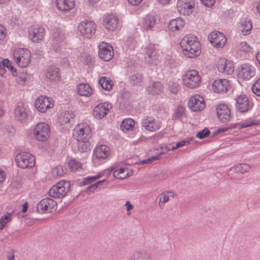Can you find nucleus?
Wrapping results in <instances>:
<instances>
[{"instance_id": "nucleus-46", "label": "nucleus", "mask_w": 260, "mask_h": 260, "mask_svg": "<svg viewBox=\"0 0 260 260\" xmlns=\"http://www.w3.org/2000/svg\"><path fill=\"white\" fill-rule=\"evenodd\" d=\"M143 77L140 74H136L130 78V82L133 85H138L142 81Z\"/></svg>"}, {"instance_id": "nucleus-24", "label": "nucleus", "mask_w": 260, "mask_h": 260, "mask_svg": "<svg viewBox=\"0 0 260 260\" xmlns=\"http://www.w3.org/2000/svg\"><path fill=\"white\" fill-rule=\"evenodd\" d=\"M65 34L63 30L59 28H55L52 35V45L56 50L58 49L57 45L65 40Z\"/></svg>"}, {"instance_id": "nucleus-51", "label": "nucleus", "mask_w": 260, "mask_h": 260, "mask_svg": "<svg viewBox=\"0 0 260 260\" xmlns=\"http://www.w3.org/2000/svg\"><path fill=\"white\" fill-rule=\"evenodd\" d=\"M252 90L255 94L260 96V79H258L253 85Z\"/></svg>"}, {"instance_id": "nucleus-22", "label": "nucleus", "mask_w": 260, "mask_h": 260, "mask_svg": "<svg viewBox=\"0 0 260 260\" xmlns=\"http://www.w3.org/2000/svg\"><path fill=\"white\" fill-rule=\"evenodd\" d=\"M118 18L113 14L108 15L105 16L103 20V25L109 31H114L118 25Z\"/></svg>"}, {"instance_id": "nucleus-37", "label": "nucleus", "mask_w": 260, "mask_h": 260, "mask_svg": "<svg viewBox=\"0 0 260 260\" xmlns=\"http://www.w3.org/2000/svg\"><path fill=\"white\" fill-rule=\"evenodd\" d=\"M135 125V121L131 118L125 119L122 121L120 128L123 132L132 130Z\"/></svg>"}, {"instance_id": "nucleus-16", "label": "nucleus", "mask_w": 260, "mask_h": 260, "mask_svg": "<svg viewBox=\"0 0 260 260\" xmlns=\"http://www.w3.org/2000/svg\"><path fill=\"white\" fill-rule=\"evenodd\" d=\"M157 60V55L155 46L154 45L149 44L146 48L145 61L148 64L154 65L156 64Z\"/></svg>"}, {"instance_id": "nucleus-12", "label": "nucleus", "mask_w": 260, "mask_h": 260, "mask_svg": "<svg viewBox=\"0 0 260 260\" xmlns=\"http://www.w3.org/2000/svg\"><path fill=\"white\" fill-rule=\"evenodd\" d=\"M114 55L112 47L108 43L102 42L99 45V56L104 61H108Z\"/></svg>"}, {"instance_id": "nucleus-40", "label": "nucleus", "mask_w": 260, "mask_h": 260, "mask_svg": "<svg viewBox=\"0 0 260 260\" xmlns=\"http://www.w3.org/2000/svg\"><path fill=\"white\" fill-rule=\"evenodd\" d=\"M173 193L172 192L162 193L159 196V201L158 206L161 209L164 206V204L168 202L170 200V197H173Z\"/></svg>"}, {"instance_id": "nucleus-59", "label": "nucleus", "mask_w": 260, "mask_h": 260, "mask_svg": "<svg viewBox=\"0 0 260 260\" xmlns=\"http://www.w3.org/2000/svg\"><path fill=\"white\" fill-rule=\"evenodd\" d=\"M6 32L5 28L0 25V40H3L6 37Z\"/></svg>"}, {"instance_id": "nucleus-52", "label": "nucleus", "mask_w": 260, "mask_h": 260, "mask_svg": "<svg viewBox=\"0 0 260 260\" xmlns=\"http://www.w3.org/2000/svg\"><path fill=\"white\" fill-rule=\"evenodd\" d=\"M106 181L105 180H103L102 181H99L93 184H91L87 188L86 192L88 191H93L94 189H95L99 186L103 185V184Z\"/></svg>"}, {"instance_id": "nucleus-19", "label": "nucleus", "mask_w": 260, "mask_h": 260, "mask_svg": "<svg viewBox=\"0 0 260 260\" xmlns=\"http://www.w3.org/2000/svg\"><path fill=\"white\" fill-rule=\"evenodd\" d=\"M217 67L220 72L226 75L232 74L234 70L233 63L225 58H220L218 60Z\"/></svg>"}, {"instance_id": "nucleus-58", "label": "nucleus", "mask_w": 260, "mask_h": 260, "mask_svg": "<svg viewBox=\"0 0 260 260\" xmlns=\"http://www.w3.org/2000/svg\"><path fill=\"white\" fill-rule=\"evenodd\" d=\"M201 3L206 7H211L215 3V0H201Z\"/></svg>"}, {"instance_id": "nucleus-62", "label": "nucleus", "mask_w": 260, "mask_h": 260, "mask_svg": "<svg viewBox=\"0 0 260 260\" xmlns=\"http://www.w3.org/2000/svg\"><path fill=\"white\" fill-rule=\"evenodd\" d=\"M142 0H128V3L133 6L139 5Z\"/></svg>"}, {"instance_id": "nucleus-3", "label": "nucleus", "mask_w": 260, "mask_h": 260, "mask_svg": "<svg viewBox=\"0 0 260 260\" xmlns=\"http://www.w3.org/2000/svg\"><path fill=\"white\" fill-rule=\"evenodd\" d=\"M17 166L22 169L31 168L35 166V158L33 155L26 152H22L15 156Z\"/></svg>"}, {"instance_id": "nucleus-7", "label": "nucleus", "mask_w": 260, "mask_h": 260, "mask_svg": "<svg viewBox=\"0 0 260 260\" xmlns=\"http://www.w3.org/2000/svg\"><path fill=\"white\" fill-rule=\"evenodd\" d=\"M91 128L87 123H80L74 128L73 137L76 140L88 139L91 136Z\"/></svg>"}, {"instance_id": "nucleus-30", "label": "nucleus", "mask_w": 260, "mask_h": 260, "mask_svg": "<svg viewBox=\"0 0 260 260\" xmlns=\"http://www.w3.org/2000/svg\"><path fill=\"white\" fill-rule=\"evenodd\" d=\"M46 75V77L50 80L55 81L58 80L59 79L58 69L54 66L49 67Z\"/></svg>"}, {"instance_id": "nucleus-32", "label": "nucleus", "mask_w": 260, "mask_h": 260, "mask_svg": "<svg viewBox=\"0 0 260 260\" xmlns=\"http://www.w3.org/2000/svg\"><path fill=\"white\" fill-rule=\"evenodd\" d=\"M163 88L164 86L160 82H154L151 85L148 86L147 90L151 94H158L162 92Z\"/></svg>"}, {"instance_id": "nucleus-53", "label": "nucleus", "mask_w": 260, "mask_h": 260, "mask_svg": "<svg viewBox=\"0 0 260 260\" xmlns=\"http://www.w3.org/2000/svg\"><path fill=\"white\" fill-rule=\"evenodd\" d=\"M238 48L240 49V50L244 52H249L250 51L251 49L250 46L246 42H241L239 44Z\"/></svg>"}, {"instance_id": "nucleus-54", "label": "nucleus", "mask_w": 260, "mask_h": 260, "mask_svg": "<svg viewBox=\"0 0 260 260\" xmlns=\"http://www.w3.org/2000/svg\"><path fill=\"white\" fill-rule=\"evenodd\" d=\"M158 159H159V155L153 156L147 159L142 160L141 161V163L142 165L151 164L154 160H156Z\"/></svg>"}, {"instance_id": "nucleus-64", "label": "nucleus", "mask_w": 260, "mask_h": 260, "mask_svg": "<svg viewBox=\"0 0 260 260\" xmlns=\"http://www.w3.org/2000/svg\"><path fill=\"white\" fill-rule=\"evenodd\" d=\"M28 205L27 203H24L22 206V212L25 213L27 210Z\"/></svg>"}, {"instance_id": "nucleus-33", "label": "nucleus", "mask_w": 260, "mask_h": 260, "mask_svg": "<svg viewBox=\"0 0 260 260\" xmlns=\"http://www.w3.org/2000/svg\"><path fill=\"white\" fill-rule=\"evenodd\" d=\"M74 117V114L72 111H66L60 115L58 121L61 125H64L70 123Z\"/></svg>"}, {"instance_id": "nucleus-4", "label": "nucleus", "mask_w": 260, "mask_h": 260, "mask_svg": "<svg viewBox=\"0 0 260 260\" xmlns=\"http://www.w3.org/2000/svg\"><path fill=\"white\" fill-rule=\"evenodd\" d=\"M13 55L20 67H26L30 61V53L27 49H17L14 51Z\"/></svg>"}, {"instance_id": "nucleus-48", "label": "nucleus", "mask_w": 260, "mask_h": 260, "mask_svg": "<svg viewBox=\"0 0 260 260\" xmlns=\"http://www.w3.org/2000/svg\"><path fill=\"white\" fill-rule=\"evenodd\" d=\"M2 67L5 68L7 67L10 71L12 72L13 75H14V73H16V70L13 67L11 62H10L8 59H3V64Z\"/></svg>"}, {"instance_id": "nucleus-45", "label": "nucleus", "mask_w": 260, "mask_h": 260, "mask_svg": "<svg viewBox=\"0 0 260 260\" xmlns=\"http://www.w3.org/2000/svg\"><path fill=\"white\" fill-rule=\"evenodd\" d=\"M168 86L170 92L173 94L177 93L180 89V86L179 84L174 81H170Z\"/></svg>"}, {"instance_id": "nucleus-39", "label": "nucleus", "mask_w": 260, "mask_h": 260, "mask_svg": "<svg viewBox=\"0 0 260 260\" xmlns=\"http://www.w3.org/2000/svg\"><path fill=\"white\" fill-rule=\"evenodd\" d=\"M131 260H150L149 254L145 252L136 251L131 256Z\"/></svg>"}, {"instance_id": "nucleus-44", "label": "nucleus", "mask_w": 260, "mask_h": 260, "mask_svg": "<svg viewBox=\"0 0 260 260\" xmlns=\"http://www.w3.org/2000/svg\"><path fill=\"white\" fill-rule=\"evenodd\" d=\"M66 172V169L62 166H58L52 170V174L54 176H62Z\"/></svg>"}, {"instance_id": "nucleus-27", "label": "nucleus", "mask_w": 260, "mask_h": 260, "mask_svg": "<svg viewBox=\"0 0 260 260\" xmlns=\"http://www.w3.org/2000/svg\"><path fill=\"white\" fill-rule=\"evenodd\" d=\"M15 118L17 120L21 122L24 121L27 118V114L22 103H18L15 109Z\"/></svg>"}, {"instance_id": "nucleus-23", "label": "nucleus", "mask_w": 260, "mask_h": 260, "mask_svg": "<svg viewBox=\"0 0 260 260\" xmlns=\"http://www.w3.org/2000/svg\"><path fill=\"white\" fill-rule=\"evenodd\" d=\"M229 87V82L225 79L216 80L212 84L213 91L218 93L225 92Z\"/></svg>"}, {"instance_id": "nucleus-26", "label": "nucleus", "mask_w": 260, "mask_h": 260, "mask_svg": "<svg viewBox=\"0 0 260 260\" xmlns=\"http://www.w3.org/2000/svg\"><path fill=\"white\" fill-rule=\"evenodd\" d=\"M56 5L60 11L67 12L74 7L75 2L74 0H56Z\"/></svg>"}, {"instance_id": "nucleus-61", "label": "nucleus", "mask_w": 260, "mask_h": 260, "mask_svg": "<svg viewBox=\"0 0 260 260\" xmlns=\"http://www.w3.org/2000/svg\"><path fill=\"white\" fill-rule=\"evenodd\" d=\"M6 178V174L4 171L0 169V183L4 181Z\"/></svg>"}, {"instance_id": "nucleus-5", "label": "nucleus", "mask_w": 260, "mask_h": 260, "mask_svg": "<svg viewBox=\"0 0 260 260\" xmlns=\"http://www.w3.org/2000/svg\"><path fill=\"white\" fill-rule=\"evenodd\" d=\"M201 78L196 70L187 72L183 77V82L185 86L191 89L198 87Z\"/></svg>"}, {"instance_id": "nucleus-42", "label": "nucleus", "mask_w": 260, "mask_h": 260, "mask_svg": "<svg viewBox=\"0 0 260 260\" xmlns=\"http://www.w3.org/2000/svg\"><path fill=\"white\" fill-rule=\"evenodd\" d=\"M250 167L246 164H241L234 167V171L236 173L244 174L249 171Z\"/></svg>"}, {"instance_id": "nucleus-36", "label": "nucleus", "mask_w": 260, "mask_h": 260, "mask_svg": "<svg viewBox=\"0 0 260 260\" xmlns=\"http://www.w3.org/2000/svg\"><path fill=\"white\" fill-rule=\"evenodd\" d=\"M99 84L106 90H110L113 86L112 81L107 77H102L99 79Z\"/></svg>"}, {"instance_id": "nucleus-25", "label": "nucleus", "mask_w": 260, "mask_h": 260, "mask_svg": "<svg viewBox=\"0 0 260 260\" xmlns=\"http://www.w3.org/2000/svg\"><path fill=\"white\" fill-rule=\"evenodd\" d=\"M142 126L147 131L154 132L160 128V123L156 121L152 117H147L142 120Z\"/></svg>"}, {"instance_id": "nucleus-38", "label": "nucleus", "mask_w": 260, "mask_h": 260, "mask_svg": "<svg viewBox=\"0 0 260 260\" xmlns=\"http://www.w3.org/2000/svg\"><path fill=\"white\" fill-rule=\"evenodd\" d=\"M77 141V145L78 150L81 152H86L89 150L90 143L88 139L86 140H76Z\"/></svg>"}, {"instance_id": "nucleus-35", "label": "nucleus", "mask_w": 260, "mask_h": 260, "mask_svg": "<svg viewBox=\"0 0 260 260\" xmlns=\"http://www.w3.org/2000/svg\"><path fill=\"white\" fill-rule=\"evenodd\" d=\"M111 171L113 172V176L118 179H123L128 176L127 170L124 168H120L115 170L112 168Z\"/></svg>"}, {"instance_id": "nucleus-8", "label": "nucleus", "mask_w": 260, "mask_h": 260, "mask_svg": "<svg viewBox=\"0 0 260 260\" xmlns=\"http://www.w3.org/2000/svg\"><path fill=\"white\" fill-rule=\"evenodd\" d=\"M34 134L36 139L38 141H46L49 137V127L44 122L38 123L34 128Z\"/></svg>"}, {"instance_id": "nucleus-43", "label": "nucleus", "mask_w": 260, "mask_h": 260, "mask_svg": "<svg viewBox=\"0 0 260 260\" xmlns=\"http://www.w3.org/2000/svg\"><path fill=\"white\" fill-rule=\"evenodd\" d=\"M68 166L72 171H76L81 169V164L75 159H71L68 164Z\"/></svg>"}, {"instance_id": "nucleus-15", "label": "nucleus", "mask_w": 260, "mask_h": 260, "mask_svg": "<svg viewBox=\"0 0 260 260\" xmlns=\"http://www.w3.org/2000/svg\"><path fill=\"white\" fill-rule=\"evenodd\" d=\"M236 109L240 113L248 111L250 108V102L245 95H241L236 99Z\"/></svg>"}, {"instance_id": "nucleus-28", "label": "nucleus", "mask_w": 260, "mask_h": 260, "mask_svg": "<svg viewBox=\"0 0 260 260\" xmlns=\"http://www.w3.org/2000/svg\"><path fill=\"white\" fill-rule=\"evenodd\" d=\"M94 154L96 158L105 159L110 154V148L105 145H101L94 149Z\"/></svg>"}, {"instance_id": "nucleus-18", "label": "nucleus", "mask_w": 260, "mask_h": 260, "mask_svg": "<svg viewBox=\"0 0 260 260\" xmlns=\"http://www.w3.org/2000/svg\"><path fill=\"white\" fill-rule=\"evenodd\" d=\"M255 75V69L254 67L245 63L242 65L240 68L239 75L244 80H249Z\"/></svg>"}, {"instance_id": "nucleus-56", "label": "nucleus", "mask_w": 260, "mask_h": 260, "mask_svg": "<svg viewBox=\"0 0 260 260\" xmlns=\"http://www.w3.org/2000/svg\"><path fill=\"white\" fill-rule=\"evenodd\" d=\"M258 124V123H255L254 121H251L250 122H244L243 123H239L238 124V125L239 126V128H242L247 127L251 126V125H257Z\"/></svg>"}, {"instance_id": "nucleus-17", "label": "nucleus", "mask_w": 260, "mask_h": 260, "mask_svg": "<svg viewBox=\"0 0 260 260\" xmlns=\"http://www.w3.org/2000/svg\"><path fill=\"white\" fill-rule=\"evenodd\" d=\"M45 35L44 28L35 25L29 29V37L34 42H38L43 39Z\"/></svg>"}, {"instance_id": "nucleus-11", "label": "nucleus", "mask_w": 260, "mask_h": 260, "mask_svg": "<svg viewBox=\"0 0 260 260\" xmlns=\"http://www.w3.org/2000/svg\"><path fill=\"white\" fill-rule=\"evenodd\" d=\"M208 39L210 43L216 48H222L226 41L224 35L217 31H214L210 33L208 36Z\"/></svg>"}, {"instance_id": "nucleus-60", "label": "nucleus", "mask_w": 260, "mask_h": 260, "mask_svg": "<svg viewBox=\"0 0 260 260\" xmlns=\"http://www.w3.org/2000/svg\"><path fill=\"white\" fill-rule=\"evenodd\" d=\"M189 144V142L188 141H185V140L181 141L176 144V147L180 148L184 145H187Z\"/></svg>"}, {"instance_id": "nucleus-2", "label": "nucleus", "mask_w": 260, "mask_h": 260, "mask_svg": "<svg viewBox=\"0 0 260 260\" xmlns=\"http://www.w3.org/2000/svg\"><path fill=\"white\" fill-rule=\"evenodd\" d=\"M71 186L69 181L62 180L52 186L49 191V194L54 198H61L68 192Z\"/></svg>"}, {"instance_id": "nucleus-6", "label": "nucleus", "mask_w": 260, "mask_h": 260, "mask_svg": "<svg viewBox=\"0 0 260 260\" xmlns=\"http://www.w3.org/2000/svg\"><path fill=\"white\" fill-rule=\"evenodd\" d=\"M96 24L92 21L85 20L81 22L78 26L81 35L85 38H92L95 32Z\"/></svg>"}, {"instance_id": "nucleus-10", "label": "nucleus", "mask_w": 260, "mask_h": 260, "mask_svg": "<svg viewBox=\"0 0 260 260\" xmlns=\"http://www.w3.org/2000/svg\"><path fill=\"white\" fill-rule=\"evenodd\" d=\"M194 7V0H178L177 8L180 14L188 15L193 11Z\"/></svg>"}, {"instance_id": "nucleus-31", "label": "nucleus", "mask_w": 260, "mask_h": 260, "mask_svg": "<svg viewBox=\"0 0 260 260\" xmlns=\"http://www.w3.org/2000/svg\"><path fill=\"white\" fill-rule=\"evenodd\" d=\"M78 93L81 96H89L91 95L92 90L88 84L81 83L77 88Z\"/></svg>"}, {"instance_id": "nucleus-34", "label": "nucleus", "mask_w": 260, "mask_h": 260, "mask_svg": "<svg viewBox=\"0 0 260 260\" xmlns=\"http://www.w3.org/2000/svg\"><path fill=\"white\" fill-rule=\"evenodd\" d=\"M155 23L156 19L154 17L150 15H148L143 20V27L147 30H150L154 26Z\"/></svg>"}, {"instance_id": "nucleus-14", "label": "nucleus", "mask_w": 260, "mask_h": 260, "mask_svg": "<svg viewBox=\"0 0 260 260\" xmlns=\"http://www.w3.org/2000/svg\"><path fill=\"white\" fill-rule=\"evenodd\" d=\"M188 107L193 112L202 110L205 107L203 98L199 95L192 96L188 102Z\"/></svg>"}, {"instance_id": "nucleus-21", "label": "nucleus", "mask_w": 260, "mask_h": 260, "mask_svg": "<svg viewBox=\"0 0 260 260\" xmlns=\"http://www.w3.org/2000/svg\"><path fill=\"white\" fill-rule=\"evenodd\" d=\"M216 112L218 118L222 122H226L230 120V110L226 105H218L216 108Z\"/></svg>"}, {"instance_id": "nucleus-29", "label": "nucleus", "mask_w": 260, "mask_h": 260, "mask_svg": "<svg viewBox=\"0 0 260 260\" xmlns=\"http://www.w3.org/2000/svg\"><path fill=\"white\" fill-rule=\"evenodd\" d=\"M184 21L181 18H177L169 22V27L172 31L179 30L184 27Z\"/></svg>"}, {"instance_id": "nucleus-57", "label": "nucleus", "mask_w": 260, "mask_h": 260, "mask_svg": "<svg viewBox=\"0 0 260 260\" xmlns=\"http://www.w3.org/2000/svg\"><path fill=\"white\" fill-rule=\"evenodd\" d=\"M9 218V216H3L1 219L0 220V229L2 230L8 221V218Z\"/></svg>"}, {"instance_id": "nucleus-9", "label": "nucleus", "mask_w": 260, "mask_h": 260, "mask_svg": "<svg viewBox=\"0 0 260 260\" xmlns=\"http://www.w3.org/2000/svg\"><path fill=\"white\" fill-rule=\"evenodd\" d=\"M57 203L50 198L42 199L37 206V209L39 212L43 213H48L56 210Z\"/></svg>"}, {"instance_id": "nucleus-49", "label": "nucleus", "mask_w": 260, "mask_h": 260, "mask_svg": "<svg viewBox=\"0 0 260 260\" xmlns=\"http://www.w3.org/2000/svg\"><path fill=\"white\" fill-rule=\"evenodd\" d=\"M100 177V175H97L94 176H90L87 177L86 178H84L82 181L81 182V184H82L83 185H87L89 183H90L95 180L99 179Z\"/></svg>"}, {"instance_id": "nucleus-50", "label": "nucleus", "mask_w": 260, "mask_h": 260, "mask_svg": "<svg viewBox=\"0 0 260 260\" xmlns=\"http://www.w3.org/2000/svg\"><path fill=\"white\" fill-rule=\"evenodd\" d=\"M210 134V131L208 128H205L202 131L197 133L196 137L200 139H204L208 137Z\"/></svg>"}, {"instance_id": "nucleus-63", "label": "nucleus", "mask_w": 260, "mask_h": 260, "mask_svg": "<svg viewBox=\"0 0 260 260\" xmlns=\"http://www.w3.org/2000/svg\"><path fill=\"white\" fill-rule=\"evenodd\" d=\"M125 206L126 207V210L127 211L131 210L133 208V206L129 201H127L126 202Z\"/></svg>"}, {"instance_id": "nucleus-13", "label": "nucleus", "mask_w": 260, "mask_h": 260, "mask_svg": "<svg viewBox=\"0 0 260 260\" xmlns=\"http://www.w3.org/2000/svg\"><path fill=\"white\" fill-rule=\"evenodd\" d=\"M112 107V104L108 102L99 104L94 108L93 114L96 118L101 119L108 114Z\"/></svg>"}, {"instance_id": "nucleus-1", "label": "nucleus", "mask_w": 260, "mask_h": 260, "mask_svg": "<svg viewBox=\"0 0 260 260\" xmlns=\"http://www.w3.org/2000/svg\"><path fill=\"white\" fill-rule=\"evenodd\" d=\"M183 54L188 58H193L201 53L200 44L193 35L185 36L180 42Z\"/></svg>"}, {"instance_id": "nucleus-47", "label": "nucleus", "mask_w": 260, "mask_h": 260, "mask_svg": "<svg viewBox=\"0 0 260 260\" xmlns=\"http://www.w3.org/2000/svg\"><path fill=\"white\" fill-rule=\"evenodd\" d=\"M184 108L183 106H178L173 114V118L176 119H180L181 117L183 116L184 113Z\"/></svg>"}, {"instance_id": "nucleus-55", "label": "nucleus", "mask_w": 260, "mask_h": 260, "mask_svg": "<svg viewBox=\"0 0 260 260\" xmlns=\"http://www.w3.org/2000/svg\"><path fill=\"white\" fill-rule=\"evenodd\" d=\"M149 178L151 182L157 181L161 179L158 174L155 173H152L149 175Z\"/></svg>"}, {"instance_id": "nucleus-20", "label": "nucleus", "mask_w": 260, "mask_h": 260, "mask_svg": "<svg viewBox=\"0 0 260 260\" xmlns=\"http://www.w3.org/2000/svg\"><path fill=\"white\" fill-rule=\"evenodd\" d=\"M53 104L47 96H41L35 102V107L41 112L44 113L47 109L52 107Z\"/></svg>"}, {"instance_id": "nucleus-41", "label": "nucleus", "mask_w": 260, "mask_h": 260, "mask_svg": "<svg viewBox=\"0 0 260 260\" xmlns=\"http://www.w3.org/2000/svg\"><path fill=\"white\" fill-rule=\"evenodd\" d=\"M252 25L250 20H245L241 25V30L243 35H247L250 34Z\"/></svg>"}]
</instances>
